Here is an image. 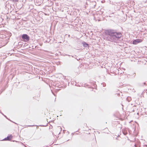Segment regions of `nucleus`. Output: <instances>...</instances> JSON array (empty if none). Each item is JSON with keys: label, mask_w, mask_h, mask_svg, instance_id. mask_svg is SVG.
Here are the masks:
<instances>
[{"label": "nucleus", "mask_w": 147, "mask_h": 147, "mask_svg": "<svg viewBox=\"0 0 147 147\" xmlns=\"http://www.w3.org/2000/svg\"><path fill=\"white\" fill-rule=\"evenodd\" d=\"M83 46L85 47H87L88 46V44L85 42H83Z\"/></svg>", "instance_id": "423d86ee"}, {"label": "nucleus", "mask_w": 147, "mask_h": 147, "mask_svg": "<svg viewBox=\"0 0 147 147\" xmlns=\"http://www.w3.org/2000/svg\"><path fill=\"white\" fill-rule=\"evenodd\" d=\"M107 34L109 35L107 39L110 41L117 42L119 39L121 37V34L114 32L112 30H108L106 31Z\"/></svg>", "instance_id": "f257e3e1"}, {"label": "nucleus", "mask_w": 147, "mask_h": 147, "mask_svg": "<svg viewBox=\"0 0 147 147\" xmlns=\"http://www.w3.org/2000/svg\"><path fill=\"white\" fill-rule=\"evenodd\" d=\"M12 138V136H7V138H5L4 139V140H10Z\"/></svg>", "instance_id": "20e7f679"}, {"label": "nucleus", "mask_w": 147, "mask_h": 147, "mask_svg": "<svg viewBox=\"0 0 147 147\" xmlns=\"http://www.w3.org/2000/svg\"><path fill=\"white\" fill-rule=\"evenodd\" d=\"M12 138V136H7V138H5L4 139V140H10Z\"/></svg>", "instance_id": "39448f33"}, {"label": "nucleus", "mask_w": 147, "mask_h": 147, "mask_svg": "<svg viewBox=\"0 0 147 147\" xmlns=\"http://www.w3.org/2000/svg\"><path fill=\"white\" fill-rule=\"evenodd\" d=\"M22 38L24 41H27L29 40V36L26 34H23L22 36Z\"/></svg>", "instance_id": "f03ea898"}, {"label": "nucleus", "mask_w": 147, "mask_h": 147, "mask_svg": "<svg viewBox=\"0 0 147 147\" xmlns=\"http://www.w3.org/2000/svg\"><path fill=\"white\" fill-rule=\"evenodd\" d=\"M142 40L140 39H137L133 41V44L134 45L137 44L138 43L141 42Z\"/></svg>", "instance_id": "7ed1b4c3"}]
</instances>
